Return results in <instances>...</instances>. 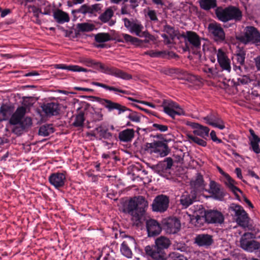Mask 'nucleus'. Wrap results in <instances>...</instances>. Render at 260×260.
I'll return each instance as SVG.
<instances>
[{"instance_id": "4c0bfd02", "label": "nucleus", "mask_w": 260, "mask_h": 260, "mask_svg": "<svg viewBox=\"0 0 260 260\" xmlns=\"http://www.w3.org/2000/svg\"><path fill=\"white\" fill-rule=\"evenodd\" d=\"M92 84H93L94 85H95V86H99V87L104 88H105V89H106L107 90H110V91H115V92H119L120 93H122L125 94H129L128 91H127L123 90H122V89H118V88H116L115 87L110 86H108V85H107L106 84H103V83H99V82H92Z\"/></svg>"}, {"instance_id": "39448f33", "label": "nucleus", "mask_w": 260, "mask_h": 260, "mask_svg": "<svg viewBox=\"0 0 260 260\" xmlns=\"http://www.w3.org/2000/svg\"><path fill=\"white\" fill-rule=\"evenodd\" d=\"M229 209L234 212L235 215L237 217L236 221L239 225L244 228H247L251 231L255 230V228L249 223L250 218L242 207L236 204H232Z\"/></svg>"}, {"instance_id": "20e7f679", "label": "nucleus", "mask_w": 260, "mask_h": 260, "mask_svg": "<svg viewBox=\"0 0 260 260\" xmlns=\"http://www.w3.org/2000/svg\"><path fill=\"white\" fill-rule=\"evenodd\" d=\"M91 97L95 98V97L94 96ZM96 99L100 104L107 108L109 111L117 110L118 111V114H120L124 112H128V113L126 115V117L127 118L135 122H139L140 121V114L137 112L132 111L126 107L122 106L119 103L113 102L111 100L98 98H96Z\"/></svg>"}, {"instance_id": "9b49d317", "label": "nucleus", "mask_w": 260, "mask_h": 260, "mask_svg": "<svg viewBox=\"0 0 260 260\" xmlns=\"http://www.w3.org/2000/svg\"><path fill=\"white\" fill-rule=\"evenodd\" d=\"M169 197L167 196L161 194L156 196L152 204V210L155 212H164L169 207Z\"/></svg>"}, {"instance_id": "09e8293b", "label": "nucleus", "mask_w": 260, "mask_h": 260, "mask_svg": "<svg viewBox=\"0 0 260 260\" xmlns=\"http://www.w3.org/2000/svg\"><path fill=\"white\" fill-rule=\"evenodd\" d=\"M204 217L199 215H193L191 218V222L196 226H199L202 224V221L204 220Z\"/></svg>"}, {"instance_id": "79ce46f5", "label": "nucleus", "mask_w": 260, "mask_h": 260, "mask_svg": "<svg viewBox=\"0 0 260 260\" xmlns=\"http://www.w3.org/2000/svg\"><path fill=\"white\" fill-rule=\"evenodd\" d=\"M54 132L52 125H44L41 126L39 131L40 136L46 137L53 133Z\"/></svg>"}, {"instance_id": "6e6552de", "label": "nucleus", "mask_w": 260, "mask_h": 260, "mask_svg": "<svg viewBox=\"0 0 260 260\" xmlns=\"http://www.w3.org/2000/svg\"><path fill=\"white\" fill-rule=\"evenodd\" d=\"M258 232V230L255 229V231L250 233H245L240 239V246L245 251L252 252L255 250V247L257 244L256 241L252 239L256 238V234Z\"/></svg>"}, {"instance_id": "c85d7f7f", "label": "nucleus", "mask_w": 260, "mask_h": 260, "mask_svg": "<svg viewBox=\"0 0 260 260\" xmlns=\"http://www.w3.org/2000/svg\"><path fill=\"white\" fill-rule=\"evenodd\" d=\"M26 110L25 107L22 106L18 107L12 115L9 121L10 123L12 125L20 124L22 119L26 113Z\"/></svg>"}, {"instance_id": "ddd939ff", "label": "nucleus", "mask_w": 260, "mask_h": 260, "mask_svg": "<svg viewBox=\"0 0 260 260\" xmlns=\"http://www.w3.org/2000/svg\"><path fill=\"white\" fill-rule=\"evenodd\" d=\"M205 123L214 127H217L220 129L224 128V122L220 116L216 112H211L207 116L202 117Z\"/></svg>"}, {"instance_id": "7c9ffc66", "label": "nucleus", "mask_w": 260, "mask_h": 260, "mask_svg": "<svg viewBox=\"0 0 260 260\" xmlns=\"http://www.w3.org/2000/svg\"><path fill=\"white\" fill-rule=\"evenodd\" d=\"M209 192L215 196L216 199L221 200L223 198L224 194L223 189L220 188V185L214 181H211L210 182Z\"/></svg>"}, {"instance_id": "a19ab883", "label": "nucleus", "mask_w": 260, "mask_h": 260, "mask_svg": "<svg viewBox=\"0 0 260 260\" xmlns=\"http://www.w3.org/2000/svg\"><path fill=\"white\" fill-rule=\"evenodd\" d=\"M209 131L210 129L208 127L201 125L198 129H194L193 133L195 135L205 138L208 136Z\"/></svg>"}, {"instance_id": "f8f14e48", "label": "nucleus", "mask_w": 260, "mask_h": 260, "mask_svg": "<svg viewBox=\"0 0 260 260\" xmlns=\"http://www.w3.org/2000/svg\"><path fill=\"white\" fill-rule=\"evenodd\" d=\"M164 112L170 117L174 118L176 115H184V112L182 108L176 103L170 101H164L163 103Z\"/></svg>"}, {"instance_id": "f257e3e1", "label": "nucleus", "mask_w": 260, "mask_h": 260, "mask_svg": "<svg viewBox=\"0 0 260 260\" xmlns=\"http://www.w3.org/2000/svg\"><path fill=\"white\" fill-rule=\"evenodd\" d=\"M148 207V203L145 198L139 196L136 199L129 201L127 210L132 217L134 223L140 226L146 221V229L149 237H153L160 234L161 228L159 223L155 220L146 219L145 210Z\"/></svg>"}, {"instance_id": "b1692460", "label": "nucleus", "mask_w": 260, "mask_h": 260, "mask_svg": "<svg viewBox=\"0 0 260 260\" xmlns=\"http://www.w3.org/2000/svg\"><path fill=\"white\" fill-rule=\"evenodd\" d=\"M143 29V25L140 23H134L129 31L132 33H135L139 37H144L148 40L154 41L155 39L154 36L150 34L147 31H142Z\"/></svg>"}, {"instance_id": "ea45409f", "label": "nucleus", "mask_w": 260, "mask_h": 260, "mask_svg": "<svg viewBox=\"0 0 260 260\" xmlns=\"http://www.w3.org/2000/svg\"><path fill=\"white\" fill-rule=\"evenodd\" d=\"M77 28L79 31L88 32L93 30L95 28V25L89 23H78Z\"/></svg>"}, {"instance_id": "680f3d73", "label": "nucleus", "mask_w": 260, "mask_h": 260, "mask_svg": "<svg viewBox=\"0 0 260 260\" xmlns=\"http://www.w3.org/2000/svg\"><path fill=\"white\" fill-rule=\"evenodd\" d=\"M121 14H128L129 12L128 11V6L125 4H122V6L121 9Z\"/></svg>"}, {"instance_id": "58836bf2", "label": "nucleus", "mask_w": 260, "mask_h": 260, "mask_svg": "<svg viewBox=\"0 0 260 260\" xmlns=\"http://www.w3.org/2000/svg\"><path fill=\"white\" fill-rule=\"evenodd\" d=\"M114 15V12L111 8H107L106 10L102 13L99 19L103 23L108 22Z\"/></svg>"}, {"instance_id": "864d4df0", "label": "nucleus", "mask_w": 260, "mask_h": 260, "mask_svg": "<svg viewBox=\"0 0 260 260\" xmlns=\"http://www.w3.org/2000/svg\"><path fill=\"white\" fill-rule=\"evenodd\" d=\"M152 127L155 130L159 131L161 132H165L168 129V126L158 123H153Z\"/></svg>"}, {"instance_id": "603ef678", "label": "nucleus", "mask_w": 260, "mask_h": 260, "mask_svg": "<svg viewBox=\"0 0 260 260\" xmlns=\"http://www.w3.org/2000/svg\"><path fill=\"white\" fill-rule=\"evenodd\" d=\"M173 161L171 157H167L165 159L164 161L161 164L166 170H169L173 166Z\"/></svg>"}, {"instance_id": "a878e982", "label": "nucleus", "mask_w": 260, "mask_h": 260, "mask_svg": "<svg viewBox=\"0 0 260 260\" xmlns=\"http://www.w3.org/2000/svg\"><path fill=\"white\" fill-rule=\"evenodd\" d=\"M42 108L43 112L48 116L57 115L60 111L59 104L55 102L44 104L42 106Z\"/></svg>"}, {"instance_id": "de8ad7c7", "label": "nucleus", "mask_w": 260, "mask_h": 260, "mask_svg": "<svg viewBox=\"0 0 260 260\" xmlns=\"http://www.w3.org/2000/svg\"><path fill=\"white\" fill-rule=\"evenodd\" d=\"M79 61L80 62L89 67H92L95 66L96 63V62L94 60L86 57H81L79 59Z\"/></svg>"}, {"instance_id": "cd10ccee", "label": "nucleus", "mask_w": 260, "mask_h": 260, "mask_svg": "<svg viewBox=\"0 0 260 260\" xmlns=\"http://www.w3.org/2000/svg\"><path fill=\"white\" fill-rule=\"evenodd\" d=\"M105 74L121 78L123 80H130L132 78L131 75L114 67L108 66Z\"/></svg>"}, {"instance_id": "6ab92c4d", "label": "nucleus", "mask_w": 260, "mask_h": 260, "mask_svg": "<svg viewBox=\"0 0 260 260\" xmlns=\"http://www.w3.org/2000/svg\"><path fill=\"white\" fill-rule=\"evenodd\" d=\"M145 54L149 55L151 57H161L168 59L177 58L178 57L177 54L173 51H169V50H163L161 51L148 50L145 52Z\"/></svg>"}, {"instance_id": "a211bd4d", "label": "nucleus", "mask_w": 260, "mask_h": 260, "mask_svg": "<svg viewBox=\"0 0 260 260\" xmlns=\"http://www.w3.org/2000/svg\"><path fill=\"white\" fill-rule=\"evenodd\" d=\"M185 42H188L192 47L199 48L201 45V38L199 35L192 31H187L181 35Z\"/></svg>"}, {"instance_id": "aec40b11", "label": "nucleus", "mask_w": 260, "mask_h": 260, "mask_svg": "<svg viewBox=\"0 0 260 260\" xmlns=\"http://www.w3.org/2000/svg\"><path fill=\"white\" fill-rule=\"evenodd\" d=\"M194 243L199 247L208 248L213 243L212 236L209 234H201L196 235Z\"/></svg>"}, {"instance_id": "f03ea898", "label": "nucleus", "mask_w": 260, "mask_h": 260, "mask_svg": "<svg viewBox=\"0 0 260 260\" xmlns=\"http://www.w3.org/2000/svg\"><path fill=\"white\" fill-rule=\"evenodd\" d=\"M199 3L200 8L204 10L209 11L215 9V15L218 20L222 22L226 23L231 20L239 22L242 19V12L237 7H217V0H199Z\"/></svg>"}, {"instance_id": "72a5a7b5", "label": "nucleus", "mask_w": 260, "mask_h": 260, "mask_svg": "<svg viewBox=\"0 0 260 260\" xmlns=\"http://www.w3.org/2000/svg\"><path fill=\"white\" fill-rule=\"evenodd\" d=\"M55 68L56 69H64L69 71H71L73 72H88L91 71L90 70H88L85 68H82L79 66L77 65H71V66H66L63 64H57L54 66Z\"/></svg>"}, {"instance_id": "4d7b16f0", "label": "nucleus", "mask_w": 260, "mask_h": 260, "mask_svg": "<svg viewBox=\"0 0 260 260\" xmlns=\"http://www.w3.org/2000/svg\"><path fill=\"white\" fill-rule=\"evenodd\" d=\"M123 20L124 22V26L129 30L134 22H131L127 18H123Z\"/></svg>"}, {"instance_id": "1a4fd4ad", "label": "nucleus", "mask_w": 260, "mask_h": 260, "mask_svg": "<svg viewBox=\"0 0 260 260\" xmlns=\"http://www.w3.org/2000/svg\"><path fill=\"white\" fill-rule=\"evenodd\" d=\"M159 71L160 73L169 76H172L175 74H181L183 76L181 78L192 83L196 81H201V79L199 76L192 75L179 69L164 67L159 69Z\"/></svg>"}, {"instance_id": "f704fd0d", "label": "nucleus", "mask_w": 260, "mask_h": 260, "mask_svg": "<svg viewBox=\"0 0 260 260\" xmlns=\"http://www.w3.org/2000/svg\"><path fill=\"white\" fill-rule=\"evenodd\" d=\"M225 184L228 186V187L231 189V190L234 192L235 196L238 198L239 196L237 194V192H242L241 190L236 187L235 184L236 182L234 180H233L229 175L226 174L225 175Z\"/></svg>"}, {"instance_id": "473e14b6", "label": "nucleus", "mask_w": 260, "mask_h": 260, "mask_svg": "<svg viewBox=\"0 0 260 260\" xmlns=\"http://www.w3.org/2000/svg\"><path fill=\"white\" fill-rule=\"evenodd\" d=\"M53 17L58 23H63L70 21V17L68 13L58 9L53 13Z\"/></svg>"}, {"instance_id": "13d9d810", "label": "nucleus", "mask_w": 260, "mask_h": 260, "mask_svg": "<svg viewBox=\"0 0 260 260\" xmlns=\"http://www.w3.org/2000/svg\"><path fill=\"white\" fill-rule=\"evenodd\" d=\"M210 135L211 139L214 142H217L218 143L222 142L221 140L218 139V138L216 137V133L214 131H212L210 133Z\"/></svg>"}, {"instance_id": "c756f323", "label": "nucleus", "mask_w": 260, "mask_h": 260, "mask_svg": "<svg viewBox=\"0 0 260 260\" xmlns=\"http://www.w3.org/2000/svg\"><path fill=\"white\" fill-rule=\"evenodd\" d=\"M250 136L249 137L250 145L252 150L256 154L260 153V148L258 143L260 142V138L255 135L254 131L252 129H249Z\"/></svg>"}, {"instance_id": "f3484780", "label": "nucleus", "mask_w": 260, "mask_h": 260, "mask_svg": "<svg viewBox=\"0 0 260 260\" xmlns=\"http://www.w3.org/2000/svg\"><path fill=\"white\" fill-rule=\"evenodd\" d=\"M197 193L196 190H191L190 192H185L180 197V203L183 208H187L197 201Z\"/></svg>"}, {"instance_id": "c03bdc74", "label": "nucleus", "mask_w": 260, "mask_h": 260, "mask_svg": "<svg viewBox=\"0 0 260 260\" xmlns=\"http://www.w3.org/2000/svg\"><path fill=\"white\" fill-rule=\"evenodd\" d=\"M163 31L168 34L172 40H174L177 35V31L175 28L167 24L163 26Z\"/></svg>"}, {"instance_id": "4468645a", "label": "nucleus", "mask_w": 260, "mask_h": 260, "mask_svg": "<svg viewBox=\"0 0 260 260\" xmlns=\"http://www.w3.org/2000/svg\"><path fill=\"white\" fill-rule=\"evenodd\" d=\"M209 32L212 34L216 41H223L225 39V33L221 25L217 22L209 23Z\"/></svg>"}, {"instance_id": "a18cd8bd", "label": "nucleus", "mask_w": 260, "mask_h": 260, "mask_svg": "<svg viewBox=\"0 0 260 260\" xmlns=\"http://www.w3.org/2000/svg\"><path fill=\"white\" fill-rule=\"evenodd\" d=\"M187 137L190 142H193L202 146H206L207 143L204 140L191 134L187 135Z\"/></svg>"}, {"instance_id": "052dcab7", "label": "nucleus", "mask_w": 260, "mask_h": 260, "mask_svg": "<svg viewBox=\"0 0 260 260\" xmlns=\"http://www.w3.org/2000/svg\"><path fill=\"white\" fill-rule=\"evenodd\" d=\"M95 66L99 67L100 68V69H101V71L102 73H104L105 74V72L106 71V69L108 67L107 66H105L99 62H96Z\"/></svg>"}, {"instance_id": "9d476101", "label": "nucleus", "mask_w": 260, "mask_h": 260, "mask_svg": "<svg viewBox=\"0 0 260 260\" xmlns=\"http://www.w3.org/2000/svg\"><path fill=\"white\" fill-rule=\"evenodd\" d=\"M102 5L101 4H95L92 5L84 4L80 8L73 10L72 13H81L84 15L88 14L89 16H96V13H100L102 11Z\"/></svg>"}, {"instance_id": "69168bd1", "label": "nucleus", "mask_w": 260, "mask_h": 260, "mask_svg": "<svg viewBox=\"0 0 260 260\" xmlns=\"http://www.w3.org/2000/svg\"><path fill=\"white\" fill-rule=\"evenodd\" d=\"M235 172L238 178H239L240 179H242V175L241 169L239 168H236Z\"/></svg>"}, {"instance_id": "2f4dec72", "label": "nucleus", "mask_w": 260, "mask_h": 260, "mask_svg": "<svg viewBox=\"0 0 260 260\" xmlns=\"http://www.w3.org/2000/svg\"><path fill=\"white\" fill-rule=\"evenodd\" d=\"M135 132L132 128H127L119 132L118 138L121 142H129L135 137Z\"/></svg>"}, {"instance_id": "0eeeda50", "label": "nucleus", "mask_w": 260, "mask_h": 260, "mask_svg": "<svg viewBox=\"0 0 260 260\" xmlns=\"http://www.w3.org/2000/svg\"><path fill=\"white\" fill-rule=\"evenodd\" d=\"M146 150L151 154H155L156 156L165 157L170 151L167 143L162 141H154L146 145Z\"/></svg>"}, {"instance_id": "393cba45", "label": "nucleus", "mask_w": 260, "mask_h": 260, "mask_svg": "<svg viewBox=\"0 0 260 260\" xmlns=\"http://www.w3.org/2000/svg\"><path fill=\"white\" fill-rule=\"evenodd\" d=\"M217 61L222 69L229 72L231 71L230 60L223 50H217L216 52Z\"/></svg>"}, {"instance_id": "412c9836", "label": "nucleus", "mask_w": 260, "mask_h": 260, "mask_svg": "<svg viewBox=\"0 0 260 260\" xmlns=\"http://www.w3.org/2000/svg\"><path fill=\"white\" fill-rule=\"evenodd\" d=\"M49 181L56 188H59L64 185L66 176L62 173H54L49 176Z\"/></svg>"}, {"instance_id": "6e6d98bb", "label": "nucleus", "mask_w": 260, "mask_h": 260, "mask_svg": "<svg viewBox=\"0 0 260 260\" xmlns=\"http://www.w3.org/2000/svg\"><path fill=\"white\" fill-rule=\"evenodd\" d=\"M147 15L151 20L154 21H157L158 20L156 12L154 10H149Z\"/></svg>"}, {"instance_id": "bb28decb", "label": "nucleus", "mask_w": 260, "mask_h": 260, "mask_svg": "<svg viewBox=\"0 0 260 260\" xmlns=\"http://www.w3.org/2000/svg\"><path fill=\"white\" fill-rule=\"evenodd\" d=\"M191 190L202 191L204 189L206 184L204 181L203 176L198 173L196 176L190 181Z\"/></svg>"}, {"instance_id": "0e129e2a", "label": "nucleus", "mask_w": 260, "mask_h": 260, "mask_svg": "<svg viewBox=\"0 0 260 260\" xmlns=\"http://www.w3.org/2000/svg\"><path fill=\"white\" fill-rule=\"evenodd\" d=\"M103 260H115L114 254L107 253L104 257Z\"/></svg>"}, {"instance_id": "7ed1b4c3", "label": "nucleus", "mask_w": 260, "mask_h": 260, "mask_svg": "<svg viewBox=\"0 0 260 260\" xmlns=\"http://www.w3.org/2000/svg\"><path fill=\"white\" fill-rule=\"evenodd\" d=\"M171 245L169 238L164 236L157 238L155 241L154 246H147L145 251L147 255L150 256L155 260H165V253L164 250L168 248Z\"/></svg>"}, {"instance_id": "774afa93", "label": "nucleus", "mask_w": 260, "mask_h": 260, "mask_svg": "<svg viewBox=\"0 0 260 260\" xmlns=\"http://www.w3.org/2000/svg\"><path fill=\"white\" fill-rule=\"evenodd\" d=\"M255 64L258 70L260 71V56L255 58Z\"/></svg>"}, {"instance_id": "37998d69", "label": "nucleus", "mask_w": 260, "mask_h": 260, "mask_svg": "<svg viewBox=\"0 0 260 260\" xmlns=\"http://www.w3.org/2000/svg\"><path fill=\"white\" fill-rule=\"evenodd\" d=\"M84 120V113L82 111H80L78 114L76 115L73 125L75 127H81L83 125Z\"/></svg>"}, {"instance_id": "8fccbe9b", "label": "nucleus", "mask_w": 260, "mask_h": 260, "mask_svg": "<svg viewBox=\"0 0 260 260\" xmlns=\"http://www.w3.org/2000/svg\"><path fill=\"white\" fill-rule=\"evenodd\" d=\"M251 81L249 77L247 75H241L240 77L238 78L237 85H240L247 84Z\"/></svg>"}, {"instance_id": "49530a36", "label": "nucleus", "mask_w": 260, "mask_h": 260, "mask_svg": "<svg viewBox=\"0 0 260 260\" xmlns=\"http://www.w3.org/2000/svg\"><path fill=\"white\" fill-rule=\"evenodd\" d=\"M245 58V53L242 50H240L239 52L233 57V59L236 60L238 63L241 65L244 64Z\"/></svg>"}, {"instance_id": "dca6fc26", "label": "nucleus", "mask_w": 260, "mask_h": 260, "mask_svg": "<svg viewBox=\"0 0 260 260\" xmlns=\"http://www.w3.org/2000/svg\"><path fill=\"white\" fill-rule=\"evenodd\" d=\"M135 240L132 237H128L124 240L121 245L120 251L121 253L127 258H132L133 253L131 248H136Z\"/></svg>"}, {"instance_id": "423d86ee", "label": "nucleus", "mask_w": 260, "mask_h": 260, "mask_svg": "<svg viewBox=\"0 0 260 260\" xmlns=\"http://www.w3.org/2000/svg\"><path fill=\"white\" fill-rule=\"evenodd\" d=\"M238 39L244 44H254L257 46L260 43V33L254 26H246L244 35L239 37Z\"/></svg>"}, {"instance_id": "bf43d9fd", "label": "nucleus", "mask_w": 260, "mask_h": 260, "mask_svg": "<svg viewBox=\"0 0 260 260\" xmlns=\"http://www.w3.org/2000/svg\"><path fill=\"white\" fill-rule=\"evenodd\" d=\"M93 118L95 121H101L103 119V114L101 112H95Z\"/></svg>"}, {"instance_id": "3c124183", "label": "nucleus", "mask_w": 260, "mask_h": 260, "mask_svg": "<svg viewBox=\"0 0 260 260\" xmlns=\"http://www.w3.org/2000/svg\"><path fill=\"white\" fill-rule=\"evenodd\" d=\"M123 37L126 42H131L133 44H137L140 41L138 38L133 37L127 34H123Z\"/></svg>"}, {"instance_id": "2eb2a0df", "label": "nucleus", "mask_w": 260, "mask_h": 260, "mask_svg": "<svg viewBox=\"0 0 260 260\" xmlns=\"http://www.w3.org/2000/svg\"><path fill=\"white\" fill-rule=\"evenodd\" d=\"M181 227L180 220L176 217L169 218L164 223V229L170 234H174L179 231Z\"/></svg>"}, {"instance_id": "e2e57ef3", "label": "nucleus", "mask_w": 260, "mask_h": 260, "mask_svg": "<svg viewBox=\"0 0 260 260\" xmlns=\"http://www.w3.org/2000/svg\"><path fill=\"white\" fill-rule=\"evenodd\" d=\"M32 12L34 14V16L37 17H39V14L42 13L41 10L39 8L34 7Z\"/></svg>"}, {"instance_id": "e433bc0d", "label": "nucleus", "mask_w": 260, "mask_h": 260, "mask_svg": "<svg viewBox=\"0 0 260 260\" xmlns=\"http://www.w3.org/2000/svg\"><path fill=\"white\" fill-rule=\"evenodd\" d=\"M112 39V37L108 33L100 32L94 36L95 41L99 43H103Z\"/></svg>"}, {"instance_id": "338daca9", "label": "nucleus", "mask_w": 260, "mask_h": 260, "mask_svg": "<svg viewBox=\"0 0 260 260\" xmlns=\"http://www.w3.org/2000/svg\"><path fill=\"white\" fill-rule=\"evenodd\" d=\"M129 2L131 4L130 7L133 9L138 6L137 0H130Z\"/></svg>"}, {"instance_id": "4be33fe9", "label": "nucleus", "mask_w": 260, "mask_h": 260, "mask_svg": "<svg viewBox=\"0 0 260 260\" xmlns=\"http://www.w3.org/2000/svg\"><path fill=\"white\" fill-rule=\"evenodd\" d=\"M205 218L207 222L210 223H222L224 221V217L220 212L216 210H211L207 212Z\"/></svg>"}, {"instance_id": "5fc2aeb1", "label": "nucleus", "mask_w": 260, "mask_h": 260, "mask_svg": "<svg viewBox=\"0 0 260 260\" xmlns=\"http://www.w3.org/2000/svg\"><path fill=\"white\" fill-rule=\"evenodd\" d=\"M20 124L22 125L23 128H25L30 126L32 124V120L30 117H26L21 121Z\"/></svg>"}, {"instance_id": "c9c22d12", "label": "nucleus", "mask_w": 260, "mask_h": 260, "mask_svg": "<svg viewBox=\"0 0 260 260\" xmlns=\"http://www.w3.org/2000/svg\"><path fill=\"white\" fill-rule=\"evenodd\" d=\"M11 108L6 106L3 105L0 108V121L8 120L12 114Z\"/></svg>"}, {"instance_id": "5701e85b", "label": "nucleus", "mask_w": 260, "mask_h": 260, "mask_svg": "<svg viewBox=\"0 0 260 260\" xmlns=\"http://www.w3.org/2000/svg\"><path fill=\"white\" fill-rule=\"evenodd\" d=\"M95 131L100 139H103L108 141H112L114 138V135L109 131L108 125L105 123H102L98 126Z\"/></svg>"}]
</instances>
